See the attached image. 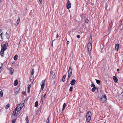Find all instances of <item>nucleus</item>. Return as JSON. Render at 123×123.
<instances>
[{
  "label": "nucleus",
  "instance_id": "f257e3e1",
  "mask_svg": "<svg viewBox=\"0 0 123 123\" xmlns=\"http://www.w3.org/2000/svg\"><path fill=\"white\" fill-rule=\"evenodd\" d=\"M6 43L4 44L3 45L2 44H1V48L0 53V55L2 57L4 56L3 55L4 51L6 49Z\"/></svg>",
  "mask_w": 123,
  "mask_h": 123
},
{
  "label": "nucleus",
  "instance_id": "f03ea898",
  "mask_svg": "<svg viewBox=\"0 0 123 123\" xmlns=\"http://www.w3.org/2000/svg\"><path fill=\"white\" fill-rule=\"evenodd\" d=\"M72 69L71 67L70 66L69 68V69L68 70V79L70 78L71 76L72 75Z\"/></svg>",
  "mask_w": 123,
  "mask_h": 123
},
{
  "label": "nucleus",
  "instance_id": "7ed1b4c3",
  "mask_svg": "<svg viewBox=\"0 0 123 123\" xmlns=\"http://www.w3.org/2000/svg\"><path fill=\"white\" fill-rule=\"evenodd\" d=\"M107 100L106 95H103L100 98V100L102 103L105 102Z\"/></svg>",
  "mask_w": 123,
  "mask_h": 123
},
{
  "label": "nucleus",
  "instance_id": "20e7f679",
  "mask_svg": "<svg viewBox=\"0 0 123 123\" xmlns=\"http://www.w3.org/2000/svg\"><path fill=\"white\" fill-rule=\"evenodd\" d=\"M88 51L89 54L91 53V50L92 49V44H88Z\"/></svg>",
  "mask_w": 123,
  "mask_h": 123
},
{
  "label": "nucleus",
  "instance_id": "39448f33",
  "mask_svg": "<svg viewBox=\"0 0 123 123\" xmlns=\"http://www.w3.org/2000/svg\"><path fill=\"white\" fill-rule=\"evenodd\" d=\"M67 4V7L68 9H69L71 7V4L69 0H68Z\"/></svg>",
  "mask_w": 123,
  "mask_h": 123
},
{
  "label": "nucleus",
  "instance_id": "423d86ee",
  "mask_svg": "<svg viewBox=\"0 0 123 123\" xmlns=\"http://www.w3.org/2000/svg\"><path fill=\"white\" fill-rule=\"evenodd\" d=\"M45 81L44 80H43L41 82V89L42 90H43L44 88L45 85Z\"/></svg>",
  "mask_w": 123,
  "mask_h": 123
},
{
  "label": "nucleus",
  "instance_id": "0eeeda50",
  "mask_svg": "<svg viewBox=\"0 0 123 123\" xmlns=\"http://www.w3.org/2000/svg\"><path fill=\"white\" fill-rule=\"evenodd\" d=\"M10 72L11 73H10V74L11 75H12L13 74V72L14 71V69L12 68H9L8 69Z\"/></svg>",
  "mask_w": 123,
  "mask_h": 123
},
{
  "label": "nucleus",
  "instance_id": "6e6552de",
  "mask_svg": "<svg viewBox=\"0 0 123 123\" xmlns=\"http://www.w3.org/2000/svg\"><path fill=\"white\" fill-rule=\"evenodd\" d=\"M91 113L90 111H88L87 112L86 117L91 118Z\"/></svg>",
  "mask_w": 123,
  "mask_h": 123
},
{
  "label": "nucleus",
  "instance_id": "1a4fd4ad",
  "mask_svg": "<svg viewBox=\"0 0 123 123\" xmlns=\"http://www.w3.org/2000/svg\"><path fill=\"white\" fill-rule=\"evenodd\" d=\"M76 82V81L75 80L73 79L71 81L70 84L71 85H73L75 84Z\"/></svg>",
  "mask_w": 123,
  "mask_h": 123
},
{
  "label": "nucleus",
  "instance_id": "9d476101",
  "mask_svg": "<svg viewBox=\"0 0 123 123\" xmlns=\"http://www.w3.org/2000/svg\"><path fill=\"white\" fill-rule=\"evenodd\" d=\"M20 87L19 86H18L17 88L15 89V92H17V93L19 91Z\"/></svg>",
  "mask_w": 123,
  "mask_h": 123
},
{
  "label": "nucleus",
  "instance_id": "9b49d317",
  "mask_svg": "<svg viewBox=\"0 0 123 123\" xmlns=\"http://www.w3.org/2000/svg\"><path fill=\"white\" fill-rule=\"evenodd\" d=\"M119 45L118 44H117L115 46V49L116 51H117L119 49Z\"/></svg>",
  "mask_w": 123,
  "mask_h": 123
},
{
  "label": "nucleus",
  "instance_id": "f8f14e48",
  "mask_svg": "<svg viewBox=\"0 0 123 123\" xmlns=\"http://www.w3.org/2000/svg\"><path fill=\"white\" fill-rule=\"evenodd\" d=\"M113 78L115 82H117L118 81V79L117 77L115 76H114Z\"/></svg>",
  "mask_w": 123,
  "mask_h": 123
},
{
  "label": "nucleus",
  "instance_id": "ddd939ff",
  "mask_svg": "<svg viewBox=\"0 0 123 123\" xmlns=\"http://www.w3.org/2000/svg\"><path fill=\"white\" fill-rule=\"evenodd\" d=\"M20 17H19L18 19L17 20L16 23V24H15L16 26H17L19 24V23L20 22Z\"/></svg>",
  "mask_w": 123,
  "mask_h": 123
},
{
  "label": "nucleus",
  "instance_id": "4468645a",
  "mask_svg": "<svg viewBox=\"0 0 123 123\" xmlns=\"http://www.w3.org/2000/svg\"><path fill=\"white\" fill-rule=\"evenodd\" d=\"M18 81L17 80H16L14 82V86H16L18 84Z\"/></svg>",
  "mask_w": 123,
  "mask_h": 123
},
{
  "label": "nucleus",
  "instance_id": "2eb2a0df",
  "mask_svg": "<svg viewBox=\"0 0 123 123\" xmlns=\"http://www.w3.org/2000/svg\"><path fill=\"white\" fill-rule=\"evenodd\" d=\"M19 106L18 105L15 109L18 112L20 110V109L19 108Z\"/></svg>",
  "mask_w": 123,
  "mask_h": 123
},
{
  "label": "nucleus",
  "instance_id": "dca6fc26",
  "mask_svg": "<svg viewBox=\"0 0 123 123\" xmlns=\"http://www.w3.org/2000/svg\"><path fill=\"white\" fill-rule=\"evenodd\" d=\"M66 75H65L63 76L62 79V81L63 82H64L65 81V79L66 77Z\"/></svg>",
  "mask_w": 123,
  "mask_h": 123
},
{
  "label": "nucleus",
  "instance_id": "f3484780",
  "mask_svg": "<svg viewBox=\"0 0 123 123\" xmlns=\"http://www.w3.org/2000/svg\"><path fill=\"white\" fill-rule=\"evenodd\" d=\"M86 121L87 122H89L91 119V118L89 117H86Z\"/></svg>",
  "mask_w": 123,
  "mask_h": 123
},
{
  "label": "nucleus",
  "instance_id": "a211bd4d",
  "mask_svg": "<svg viewBox=\"0 0 123 123\" xmlns=\"http://www.w3.org/2000/svg\"><path fill=\"white\" fill-rule=\"evenodd\" d=\"M6 37L8 39H9L10 37L8 33H7V32L6 33Z\"/></svg>",
  "mask_w": 123,
  "mask_h": 123
},
{
  "label": "nucleus",
  "instance_id": "6ab92c4d",
  "mask_svg": "<svg viewBox=\"0 0 123 123\" xmlns=\"http://www.w3.org/2000/svg\"><path fill=\"white\" fill-rule=\"evenodd\" d=\"M18 57V55H15V56L14 57V59L15 60H16L17 59V58Z\"/></svg>",
  "mask_w": 123,
  "mask_h": 123
},
{
  "label": "nucleus",
  "instance_id": "aec40b11",
  "mask_svg": "<svg viewBox=\"0 0 123 123\" xmlns=\"http://www.w3.org/2000/svg\"><path fill=\"white\" fill-rule=\"evenodd\" d=\"M54 35H56V36L55 38H57L58 37V34L57 33H56L55 34V33H54L52 36V38Z\"/></svg>",
  "mask_w": 123,
  "mask_h": 123
},
{
  "label": "nucleus",
  "instance_id": "412c9836",
  "mask_svg": "<svg viewBox=\"0 0 123 123\" xmlns=\"http://www.w3.org/2000/svg\"><path fill=\"white\" fill-rule=\"evenodd\" d=\"M66 104L65 103L64 104L63 106V108L62 110V111H63V110H64L66 107Z\"/></svg>",
  "mask_w": 123,
  "mask_h": 123
},
{
  "label": "nucleus",
  "instance_id": "4be33fe9",
  "mask_svg": "<svg viewBox=\"0 0 123 123\" xmlns=\"http://www.w3.org/2000/svg\"><path fill=\"white\" fill-rule=\"evenodd\" d=\"M2 30L0 29V36H1V37L2 39Z\"/></svg>",
  "mask_w": 123,
  "mask_h": 123
},
{
  "label": "nucleus",
  "instance_id": "5701e85b",
  "mask_svg": "<svg viewBox=\"0 0 123 123\" xmlns=\"http://www.w3.org/2000/svg\"><path fill=\"white\" fill-rule=\"evenodd\" d=\"M25 120L27 122V123H28L29 122V121L28 120V116H27L26 117Z\"/></svg>",
  "mask_w": 123,
  "mask_h": 123
},
{
  "label": "nucleus",
  "instance_id": "b1692460",
  "mask_svg": "<svg viewBox=\"0 0 123 123\" xmlns=\"http://www.w3.org/2000/svg\"><path fill=\"white\" fill-rule=\"evenodd\" d=\"M16 110L15 109L13 111V112L12 114V115H13V116H15L16 115Z\"/></svg>",
  "mask_w": 123,
  "mask_h": 123
},
{
  "label": "nucleus",
  "instance_id": "393cba45",
  "mask_svg": "<svg viewBox=\"0 0 123 123\" xmlns=\"http://www.w3.org/2000/svg\"><path fill=\"white\" fill-rule=\"evenodd\" d=\"M38 101H37L35 103V107H37V106L38 105Z\"/></svg>",
  "mask_w": 123,
  "mask_h": 123
},
{
  "label": "nucleus",
  "instance_id": "a878e982",
  "mask_svg": "<svg viewBox=\"0 0 123 123\" xmlns=\"http://www.w3.org/2000/svg\"><path fill=\"white\" fill-rule=\"evenodd\" d=\"M95 80H96V83L98 84H99L100 82V80H97V79H95Z\"/></svg>",
  "mask_w": 123,
  "mask_h": 123
},
{
  "label": "nucleus",
  "instance_id": "bb28decb",
  "mask_svg": "<svg viewBox=\"0 0 123 123\" xmlns=\"http://www.w3.org/2000/svg\"><path fill=\"white\" fill-rule=\"evenodd\" d=\"M3 94L2 91L0 92V98L3 96Z\"/></svg>",
  "mask_w": 123,
  "mask_h": 123
},
{
  "label": "nucleus",
  "instance_id": "cd10ccee",
  "mask_svg": "<svg viewBox=\"0 0 123 123\" xmlns=\"http://www.w3.org/2000/svg\"><path fill=\"white\" fill-rule=\"evenodd\" d=\"M10 105L9 104H8L6 106H5V108L6 109H8L10 107Z\"/></svg>",
  "mask_w": 123,
  "mask_h": 123
},
{
  "label": "nucleus",
  "instance_id": "c85d7f7f",
  "mask_svg": "<svg viewBox=\"0 0 123 123\" xmlns=\"http://www.w3.org/2000/svg\"><path fill=\"white\" fill-rule=\"evenodd\" d=\"M73 87L72 86H71L69 89V91L70 92H72L73 91Z\"/></svg>",
  "mask_w": 123,
  "mask_h": 123
},
{
  "label": "nucleus",
  "instance_id": "c756f323",
  "mask_svg": "<svg viewBox=\"0 0 123 123\" xmlns=\"http://www.w3.org/2000/svg\"><path fill=\"white\" fill-rule=\"evenodd\" d=\"M34 72V69H33L32 70V72L31 73V74L32 75H33Z\"/></svg>",
  "mask_w": 123,
  "mask_h": 123
},
{
  "label": "nucleus",
  "instance_id": "7c9ffc66",
  "mask_svg": "<svg viewBox=\"0 0 123 123\" xmlns=\"http://www.w3.org/2000/svg\"><path fill=\"white\" fill-rule=\"evenodd\" d=\"M96 87H93V88L92 89V92H94L95 91V90L96 89Z\"/></svg>",
  "mask_w": 123,
  "mask_h": 123
},
{
  "label": "nucleus",
  "instance_id": "2f4dec72",
  "mask_svg": "<svg viewBox=\"0 0 123 123\" xmlns=\"http://www.w3.org/2000/svg\"><path fill=\"white\" fill-rule=\"evenodd\" d=\"M55 77V72L54 73V75H53L52 77L53 79H54Z\"/></svg>",
  "mask_w": 123,
  "mask_h": 123
},
{
  "label": "nucleus",
  "instance_id": "473e14b6",
  "mask_svg": "<svg viewBox=\"0 0 123 123\" xmlns=\"http://www.w3.org/2000/svg\"><path fill=\"white\" fill-rule=\"evenodd\" d=\"M91 86L92 87H95V85L94 83H92V84Z\"/></svg>",
  "mask_w": 123,
  "mask_h": 123
},
{
  "label": "nucleus",
  "instance_id": "72a5a7b5",
  "mask_svg": "<svg viewBox=\"0 0 123 123\" xmlns=\"http://www.w3.org/2000/svg\"><path fill=\"white\" fill-rule=\"evenodd\" d=\"M16 119H15L12 120V123H14L15 121H16Z\"/></svg>",
  "mask_w": 123,
  "mask_h": 123
},
{
  "label": "nucleus",
  "instance_id": "f704fd0d",
  "mask_svg": "<svg viewBox=\"0 0 123 123\" xmlns=\"http://www.w3.org/2000/svg\"><path fill=\"white\" fill-rule=\"evenodd\" d=\"M120 95L121 96H122V98L123 99V92H122L121 93Z\"/></svg>",
  "mask_w": 123,
  "mask_h": 123
},
{
  "label": "nucleus",
  "instance_id": "c9c22d12",
  "mask_svg": "<svg viewBox=\"0 0 123 123\" xmlns=\"http://www.w3.org/2000/svg\"><path fill=\"white\" fill-rule=\"evenodd\" d=\"M89 22V20L87 19L85 20V22L86 23H88Z\"/></svg>",
  "mask_w": 123,
  "mask_h": 123
},
{
  "label": "nucleus",
  "instance_id": "e433bc0d",
  "mask_svg": "<svg viewBox=\"0 0 123 123\" xmlns=\"http://www.w3.org/2000/svg\"><path fill=\"white\" fill-rule=\"evenodd\" d=\"M50 73L51 75H53V74L54 73L53 71H50Z\"/></svg>",
  "mask_w": 123,
  "mask_h": 123
},
{
  "label": "nucleus",
  "instance_id": "4c0bfd02",
  "mask_svg": "<svg viewBox=\"0 0 123 123\" xmlns=\"http://www.w3.org/2000/svg\"><path fill=\"white\" fill-rule=\"evenodd\" d=\"M30 88H27V90H28L27 92H28V93H29L30 92Z\"/></svg>",
  "mask_w": 123,
  "mask_h": 123
},
{
  "label": "nucleus",
  "instance_id": "58836bf2",
  "mask_svg": "<svg viewBox=\"0 0 123 123\" xmlns=\"http://www.w3.org/2000/svg\"><path fill=\"white\" fill-rule=\"evenodd\" d=\"M49 117L47 119V121H46V122H49Z\"/></svg>",
  "mask_w": 123,
  "mask_h": 123
},
{
  "label": "nucleus",
  "instance_id": "ea45409f",
  "mask_svg": "<svg viewBox=\"0 0 123 123\" xmlns=\"http://www.w3.org/2000/svg\"><path fill=\"white\" fill-rule=\"evenodd\" d=\"M28 88H30L31 87V85L28 84Z\"/></svg>",
  "mask_w": 123,
  "mask_h": 123
},
{
  "label": "nucleus",
  "instance_id": "a19ab883",
  "mask_svg": "<svg viewBox=\"0 0 123 123\" xmlns=\"http://www.w3.org/2000/svg\"><path fill=\"white\" fill-rule=\"evenodd\" d=\"M92 38H91V41L90 40V44H92Z\"/></svg>",
  "mask_w": 123,
  "mask_h": 123
},
{
  "label": "nucleus",
  "instance_id": "79ce46f5",
  "mask_svg": "<svg viewBox=\"0 0 123 123\" xmlns=\"http://www.w3.org/2000/svg\"><path fill=\"white\" fill-rule=\"evenodd\" d=\"M39 1L41 4H42V0H39Z\"/></svg>",
  "mask_w": 123,
  "mask_h": 123
},
{
  "label": "nucleus",
  "instance_id": "37998d69",
  "mask_svg": "<svg viewBox=\"0 0 123 123\" xmlns=\"http://www.w3.org/2000/svg\"><path fill=\"white\" fill-rule=\"evenodd\" d=\"M18 106H19V108L20 109V110L23 107L22 106H21L20 105H19Z\"/></svg>",
  "mask_w": 123,
  "mask_h": 123
},
{
  "label": "nucleus",
  "instance_id": "c03bdc74",
  "mask_svg": "<svg viewBox=\"0 0 123 123\" xmlns=\"http://www.w3.org/2000/svg\"><path fill=\"white\" fill-rule=\"evenodd\" d=\"M24 103H23L21 104V106H22V107H23V106H24Z\"/></svg>",
  "mask_w": 123,
  "mask_h": 123
},
{
  "label": "nucleus",
  "instance_id": "a18cd8bd",
  "mask_svg": "<svg viewBox=\"0 0 123 123\" xmlns=\"http://www.w3.org/2000/svg\"><path fill=\"white\" fill-rule=\"evenodd\" d=\"M77 37L79 38L80 37V36L79 35H78L77 36Z\"/></svg>",
  "mask_w": 123,
  "mask_h": 123
},
{
  "label": "nucleus",
  "instance_id": "49530a36",
  "mask_svg": "<svg viewBox=\"0 0 123 123\" xmlns=\"http://www.w3.org/2000/svg\"><path fill=\"white\" fill-rule=\"evenodd\" d=\"M20 41H21V40H20L19 41V43H18V47H19V45L20 44Z\"/></svg>",
  "mask_w": 123,
  "mask_h": 123
},
{
  "label": "nucleus",
  "instance_id": "de8ad7c7",
  "mask_svg": "<svg viewBox=\"0 0 123 123\" xmlns=\"http://www.w3.org/2000/svg\"><path fill=\"white\" fill-rule=\"evenodd\" d=\"M69 43V41H67V44L68 45Z\"/></svg>",
  "mask_w": 123,
  "mask_h": 123
},
{
  "label": "nucleus",
  "instance_id": "09e8293b",
  "mask_svg": "<svg viewBox=\"0 0 123 123\" xmlns=\"http://www.w3.org/2000/svg\"><path fill=\"white\" fill-rule=\"evenodd\" d=\"M5 5V4H3V5L1 7V8H3V6H4Z\"/></svg>",
  "mask_w": 123,
  "mask_h": 123
},
{
  "label": "nucleus",
  "instance_id": "8fccbe9b",
  "mask_svg": "<svg viewBox=\"0 0 123 123\" xmlns=\"http://www.w3.org/2000/svg\"><path fill=\"white\" fill-rule=\"evenodd\" d=\"M70 31H69L68 32V35H69L70 34Z\"/></svg>",
  "mask_w": 123,
  "mask_h": 123
},
{
  "label": "nucleus",
  "instance_id": "3c124183",
  "mask_svg": "<svg viewBox=\"0 0 123 123\" xmlns=\"http://www.w3.org/2000/svg\"><path fill=\"white\" fill-rule=\"evenodd\" d=\"M46 93H45V94H44V96H43V97H44V98L46 96Z\"/></svg>",
  "mask_w": 123,
  "mask_h": 123
},
{
  "label": "nucleus",
  "instance_id": "603ef678",
  "mask_svg": "<svg viewBox=\"0 0 123 123\" xmlns=\"http://www.w3.org/2000/svg\"><path fill=\"white\" fill-rule=\"evenodd\" d=\"M4 0H0V3L1 2H2Z\"/></svg>",
  "mask_w": 123,
  "mask_h": 123
},
{
  "label": "nucleus",
  "instance_id": "864d4df0",
  "mask_svg": "<svg viewBox=\"0 0 123 123\" xmlns=\"http://www.w3.org/2000/svg\"><path fill=\"white\" fill-rule=\"evenodd\" d=\"M117 71H119V69H117Z\"/></svg>",
  "mask_w": 123,
  "mask_h": 123
},
{
  "label": "nucleus",
  "instance_id": "5fc2aeb1",
  "mask_svg": "<svg viewBox=\"0 0 123 123\" xmlns=\"http://www.w3.org/2000/svg\"><path fill=\"white\" fill-rule=\"evenodd\" d=\"M43 100L42 101V104L43 103Z\"/></svg>",
  "mask_w": 123,
  "mask_h": 123
},
{
  "label": "nucleus",
  "instance_id": "6e6d98bb",
  "mask_svg": "<svg viewBox=\"0 0 123 123\" xmlns=\"http://www.w3.org/2000/svg\"><path fill=\"white\" fill-rule=\"evenodd\" d=\"M106 7V8H107V6H106V7Z\"/></svg>",
  "mask_w": 123,
  "mask_h": 123
},
{
  "label": "nucleus",
  "instance_id": "4d7b16f0",
  "mask_svg": "<svg viewBox=\"0 0 123 123\" xmlns=\"http://www.w3.org/2000/svg\"><path fill=\"white\" fill-rule=\"evenodd\" d=\"M23 92H24V93H25V92H22V93H23Z\"/></svg>",
  "mask_w": 123,
  "mask_h": 123
},
{
  "label": "nucleus",
  "instance_id": "13d9d810",
  "mask_svg": "<svg viewBox=\"0 0 123 123\" xmlns=\"http://www.w3.org/2000/svg\"><path fill=\"white\" fill-rule=\"evenodd\" d=\"M49 123V122H46V123Z\"/></svg>",
  "mask_w": 123,
  "mask_h": 123
},
{
  "label": "nucleus",
  "instance_id": "bf43d9fd",
  "mask_svg": "<svg viewBox=\"0 0 123 123\" xmlns=\"http://www.w3.org/2000/svg\"><path fill=\"white\" fill-rule=\"evenodd\" d=\"M92 36H91V38Z\"/></svg>",
  "mask_w": 123,
  "mask_h": 123
},
{
  "label": "nucleus",
  "instance_id": "052dcab7",
  "mask_svg": "<svg viewBox=\"0 0 123 123\" xmlns=\"http://www.w3.org/2000/svg\"><path fill=\"white\" fill-rule=\"evenodd\" d=\"M105 123V122H104V123Z\"/></svg>",
  "mask_w": 123,
  "mask_h": 123
}]
</instances>
